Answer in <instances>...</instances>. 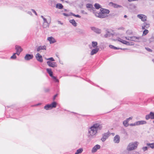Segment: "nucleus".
Returning a JSON list of instances; mask_svg holds the SVG:
<instances>
[{"instance_id":"obj_11","label":"nucleus","mask_w":154,"mask_h":154,"mask_svg":"<svg viewBox=\"0 0 154 154\" xmlns=\"http://www.w3.org/2000/svg\"><path fill=\"white\" fill-rule=\"evenodd\" d=\"M137 17L139 19H141L143 21H145L147 19V17L144 15L142 14H139L137 15Z\"/></svg>"},{"instance_id":"obj_17","label":"nucleus","mask_w":154,"mask_h":154,"mask_svg":"<svg viewBox=\"0 0 154 154\" xmlns=\"http://www.w3.org/2000/svg\"><path fill=\"white\" fill-rule=\"evenodd\" d=\"M47 40L51 44L55 43L57 41L54 38L51 36L48 37Z\"/></svg>"},{"instance_id":"obj_28","label":"nucleus","mask_w":154,"mask_h":154,"mask_svg":"<svg viewBox=\"0 0 154 154\" xmlns=\"http://www.w3.org/2000/svg\"><path fill=\"white\" fill-rule=\"evenodd\" d=\"M69 22L74 26H77V23L74 20H70Z\"/></svg>"},{"instance_id":"obj_41","label":"nucleus","mask_w":154,"mask_h":154,"mask_svg":"<svg viewBox=\"0 0 154 154\" xmlns=\"http://www.w3.org/2000/svg\"><path fill=\"white\" fill-rule=\"evenodd\" d=\"M123 38V39H124L125 38L126 39L128 40H129V41H131V37H125Z\"/></svg>"},{"instance_id":"obj_6","label":"nucleus","mask_w":154,"mask_h":154,"mask_svg":"<svg viewBox=\"0 0 154 154\" xmlns=\"http://www.w3.org/2000/svg\"><path fill=\"white\" fill-rule=\"evenodd\" d=\"M118 40L122 43L128 45H134V43L133 42L126 41L120 38H118Z\"/></svg>"},{"instance_id":"obj_33","label":"nucleus","mask_w":154,"mask_h":154,"mask_svg":"<svg viewBox=\"0 0 154 154\" xmlns=\"http://www.w3.org/2000/svg\"><path fill=\"white\" fill-rule=\"evenodd\" d=\"M136 6L134 4H130L128 7V8H130L131 9H134L136 8Z\"/></svg>"},{"instance_id":"obj_16","label":"nucleus","mask_w":154,"mask_h":154,"mask_svg":"<svg viewBox=\"0 0 154 154\" xmlns=\"http://www.w3.org/2000/svg\"><path fill=\"white\" fill-rule=\"evenodd\" d=\"M109 4L110 6H112L115 8H118L122 7L121 5L113 3L112 2H110Z\"/></svg>"},{"instance_id":"obj_24","label":"nucleus","mask_w":154,"mask_h":154,"mask_svg":"<svg viewBox=\"0 0 154 154\" xmlns=\"http://www.w3.org/2000/svg\"><path fill=\"white\" fill-rule=\"evenodd\" d=\"M136 122L137 126L145 124L146 123V122L144 120L138 121Z\"/></svg>"},{"instance_id":"obj_39","label":"nucleus","mask_w":154,"mask_h":154,"mask_svg":"<svg viewBox=\"0 0 154 154\" xmlns=\"http://www.w3.org/2000/svg\"><path fill=\"white\" fill-rule=\"evenodd\" d=\"M71 14L72 15L75 17H78V18L81 17V16L79 15H78V14L75 15L72 13H71Z\"/></svg>"},{"instance_id":"obj_8","label":"nucleus","mask_w":154,"mask_h":154,"mask_svg":"<svg viewBox=\"0 0 154 154\" xmlns=\"http://www.w3.org/2000/svg\"><path fill=\"white\" fill-rule=\"evenodd\" d=\"M100 146L99 145L97 144L94 146L91 150V152L92 153H94L96 152L98 149L100 148Z\"/></svg>"},{"instance_id":"obj_23","label":"nucleus","mask_w":154,"mask_h":154,"mask_svg":"<svg viewBox=\"0 0 154 154\" xmlns=\"http://www.w3.org/2000/svg\"><path fill=\"white\" fill-rule=\"evenodd\" d=\"M149 27V23L144 22L142 26V29H145V28L148 29Z\"/></svg>"},{"instance_id":"obj_54","label":"nucleus","mask_w":154,"mask_h":154,"mask_svg":"<svg viewBox=\"0 0 154 154\" xmlns=\"http://www.w3.org/2000/svg\"><path fill=\"white\" fill-rule=\"evenodd\" d=\"M132 119V117H130L128 118L127 119L129 121V120H131Z\"/></svg>"},{"instance_id":"obj_7","label":"nucleus","mask_w":154,"mask_h":154,"mask_svg":"<svg viewBox=\"0 0 154 154\" xmlns=\"http://www.w3.org/2000/svg\"><path fill=\"white\" fill-rule=\"evenodd\" d=\"M15 50L16 51V54L18 55H19L23 51V49L21 47L17 45L15 46Z\"/></svg>"},{"instance_id":"obj_2","label":"nucleus","mask_w":154,"mask_h":154,"mask_svg":"<svg viewBox=\"0 0 154 154\" xmlns=\"http://www.w3.org/2000/svg\"><path fill=\"white\" fill-rule=\"evenodd\" d=\"M47 18L42 15L41 16L43 20L42 27L44 28H47L49 27L50 24L51 22V18L50 16H48Z\"/></svg>"},{"instance_id":"obj_18","label":"nucleus","mask_w":154,"mask_h":154,"mask_svg":"<svg viewBox=\"0 0 154 154\" xmlns=\"http://www.w3.org/2000/svg\"><path fill=\"white\" fill-rule=\"evenodd\" d=\"M99 50V48L97 47H96L94 49H92L90 53L91 55H93L96 54L98 52Z\"/></svg>"},{"instance_id":"obj_5","label":"nucleus","mask_w":154,"mask_h":154,"mask_svg":"<svg viewBox=\"0 0 154 154\" xmlns=\"http://www.w3.org/2000/svg\"><path fill=\"white\" fill-rule=\"evenodd\" d=\"M110 135V133L109 131L105 133L102 134V137L101 139V140L104 142L107 139Z\"/></svg>"},{"instance_id":"obj_32","label":"nucleus","mask_w":154,"mask_h":154,"mask_svg":"<svg viewBox=\"0 0 154 154\" xmlns=\"http://www.w3.org/2000/svg\"><path fill=\"white\" fill-rule=\"evenodd\" d=\"M128 122L129 121L127 119L126 120L124 121L123 122V124L126 127L128 126L129 125Z\"/></svg>"},{"instance_id":"obj_45","label":"nucleus","mask_w":154,"mask_h":154,"mask_svg":"<svg viewBox=\"0 0 154 154\" xmlns=\"http://www.w3.org/2000/svg\"><path fill=\"white\" fill-rule=\"evenodd\" d=\"M31 10L32 11V12H33L36 15V16L37 15V14L35 10H34V9H32Z\"/></svg>"},{"instance_id":"obj_56","label":"nucleus","mask_w":154,"mask_h":154,"mask_svg":"<svg viewBox=\"0 0 154 154\" xmlns=\"http://www.w3.org/2000/svg\"><path fill=\"white\" fill-rule=\"evenodd\" d=\"M129 2H133V1H136L137 0H128Z\"/></svg>"},{"instance_id":"obj_3","label":"nucleus","mask_w":154,"mask_h":154,"mask_svg":"<svg viewBox=\"0 0 154 154\" xmlns=\"http://www.w3.org/2000/svg\"><path fill=\"white\" fill-rule=\"evenodd\" d=\"M138 144L139 143L137 141L130 143L127 146L126 149L129 151L134 150L137 147Z\"/></svg>"},{"instance_id":"obj_53","label":"nucleus","mask_w":154,"mask_h":154,"mask_svg":"<svg viewBox=\"0 0 154 154\" xmlns=\"http://www.w3.org/2000/svg\"><path fill=\"white\" fill-rule=\"evenodd\" d=\"M123 49V50H125V49H122V48H117L116 47H115V48H114V49H116V50H117V49Z\"/></svg>"},{"instance_id":"obj_25","label":"nucleus","mask_w":154,"mask_h":154,"mask_svg":"<svg viewBox=\"0 0 154 154\" xmlns=\"http://www.w3.org/2000/svg\"><path fill=\"white\" fill-rule=\"evenodd\" d=\"M100 12L101 13L107 14L109 12V10L103 8H101L100 9Z\"/></svg>"},{"instance_id":"obj_55","label":"nucleus","mask_w":154,"mask_h":154,"mask_svg":"<svg viewBox=\"0 0 154 154\" xmlns=\"http://www.w3.org/2000/svg\"><path fill=\"white\" fill-rule=\"evenodd\" d=\"M124 29V28L122 27H121L119 28H118V29Z\"/></svg>"},{"instance_id":"obj_57","label":"nucleus","mask_w":154,"mask_h":154,"mask_svg":"<svg viewBox=\"0 0 154 154\" xmlns=\"http://www.w3.org/2000/svg\"><path fill=\"white\" fill-rule=\"evenodd\" d=\"M57 94H56L54 96V100L55 99V98L57 97Z\"/></svg>"},{"instance_id":"obj_38","label":"nucleus","mask_w":154,"mask_h":154,"mask_svg":"<svg viewBox=\"0 0 154 154\" xmlns=\"http://www.w3.org/2000/svg\"><path fill=\"white\" fill-rule=\"evenodd\" d=\"M149 32V31L148 30L145 29L143 32V35H146Z\"/></svg>"},{"instance_id":"obj_49","label":"nucleus","mask_w":154,"mask_h":154,"mask_svg":"<svg viewBox=\"0 0 154 154\" xmlns=\"http://www.w3.org/2000/svg\"><path fill=\"white\" fill-rule=\"evenodd\" d=\"M132 32L130 30H127L126 32V33L127 34H128V33H132Z\"/></svg>"},{"instance_id":"obj_34","label":"nucleus","mask_w":154,"mask_h":154,"mask_svg":"<svg viewBox=\"0 0 154 154\" xmlns=\"http://www.w3.org/2000/svg\"><path fill=\"white\" fill-rule=\"evenodd\" d=\"M94 6L97 9H99L101 8L100 5L98 3H95L94 5Z\"/></svg>"},{"instance_id":"obj_27","label":"nucleus","mask_w":154,"mask_h":154,"mask_svg":"<svg viewBox=\"0 0 154 154\" xmlns=\"http://www.w3.org/2000/svg\"><path fill=\"white\" fill-rule=\"evenodd\" d=\"M146 145L149 148H150L152 149H154V143H147Z\"/></svg>"},{"instance_id":"obj_13","label":"nucleus","mask_w":154,"mask_h":154,"mask_svg":"<svg viewBox=\"0 0 154 154\" xmlns=\"http://www.w3.org/2000/svg\"><path fill=\"white\" fill-rule=\"evenodd\" d=\"M91 29L92 31L97 33L100 34L101 32V30L96 27H91Z\"/></svg>"},{"instance_id":"obj_64","label":"nucleus","mask_w":154,"mask_h":154,"mask_svg":"<svg viewBox=\"0 0 154 154\" xmlns=\"http://www.w3.org/2000/svg\"><path fill=\"white\" fill-rule=\"evenodd\" d=\"M90 48L91 49V48H91V47H90Z\"/></svg>"},{"instance_id":"obj_61","label":"nucleus","mask_w":154,"mask_h":154,"mask_svg":"<svg viewBox=\"0 0 154 154\" xmlns=\"http://www.w3.org/2000/svg\"><path fill=\"white\" fill-rule=\"evenodd\" d=\"M124 17H125V18H126V17H127V15H125L124 16Z\"/></svg>"},{"instance_id":"obj_62","label":"nucleus","mask_w":154,"mask_h":154,"mask_svg":"<svg viewBox=\"0 0 154 154\" xmlns=\"http://www.w3.org/2000/svg\"><path fill=\"white\" fill-rule=\"evenodd\" d=\"M65 11H66L67 10L66 9H64Z\"/></svg>"},{"instance_id":"obj_14","label":"nucleus","mask_w":154,"mask_h":154,"mask_svg":"<svg viewBox=\"0 0 154 154\" xmlns=\"http://www.w3.org/2000/svg\"><path fill=\"white\" fill-rule=\"evenodd\" d=\"M120 140V137L118 135H116L114 137L113 141L115 143H119Z\"/></svg>"},{"instance_id":"obj_51","label":"nucleus","mask_w":154,"mask_h":154,"mask_svg":"<svg viewBox=\"0 0 154 154\" xmlns=\"http://www.w3.org/2000/svg\"><path fill=\"white\" fill-rule=\"evenodd\" d=\"M41 103H38L37 104H35L34 105H33V106H38V105H41Z\"/></svg>"},{"instance_id":"obj_35","label":"nucleus","mask_w":154,"mask_h":154,"mask_svg":"<svg viewBox=\"0 0 154 154\" xmlns=\"http://www.w3.org/2000/svg\"><path fill=\"white\" fill-rule=\"evenodd\" d=\"M86 7L87 8H93V6L91 4H87L86 5Z\"/></svg>"},{"instance_id":"obj_22","label":"nucleus","mask_w":154,"mask_h":154,"mask_svg":"<svg viewBox=\"0 0 154 154\" xmlns=\"http://www.w3.org/2000/svg\"><path fill=\"white\" fill-rule=\"evenodd\" d=\"M141 38L140 37L132 36L131 37V41L134 42H138V40Z\"/></svg>"},{"instance_id":"obj_15","label":"nucleus","mask_w":154,"mask_h":154,"mask_svg":"<svg viewBox=\"0 0 154 154\" xmlns=\"http://www.w3.org/2000/svg\"><path fill=\"white\" fill-rule=\"evenodd\" d=\"M33 57V56L32 54H27L24 57V59L26 60H29L32 59Z\"/></svg>"},{"instance_id":"obj_59","label":"nucleus","mask_w":154,"mask_h":154,"mask_svg":"<svg viewBox=\"0 0 154 154\" xmlns=\"http://www.w3.org/2000/svg\"><path fill=\"white\" fill-rule=\"evenodd\" d=\"M54 1V0H50L49 2H53Z\"/></svg>"},{"instance_id":"obj_12","label":"nucleus","mask_w":154,"mask_h":154,"mask_svg":"<svg viewBox=\"0 0 154 154\" xmlns=\"http://www.w3.org/2000/svg\"><path fill=\"white\" fill-rule=\"evenodd\" d=\"M145 118L146 120H148L149 119H154V113L152 112H150L149 114L146 115V116Z\"/></svg>"},{"instance_id":"obj_1","label":"nucleus","mask_w":154,"mask_h":154,"mask_svg":"<svg viewBox=\"0 0 154 154\" xmlns=\"http://www.w3.org/2000/svg\"><path fill=\"white\" fill-rule=\"evenodd\" d=\"M103 128L102 124L99 123L94 124L88 129V136L90 139L93 138L97 135L98 132Z\"/></svg>"},{"instance_id":"obj_43","label":"nucleus","mask_w":154,"mask_h":154,"mask_svg":"<svg viewBox=\"0 0 154 154\" xmlns=\"http://www.w3.org/2000/svg\"><path fill=\"white\" fill-rule=\"evenodd\" d=\"M130 125V126H137V124L136 122H135L134 123H132Z\"/></svg>"},{"instance_id":"obj_4","label":"nucleus","mask_w":154,"mask_h":154,"mask_svg":"<svg viewBox=\"0 0 154 154\" xmlns=\"http://www.w3.org/2000/svg\"><path fill=\"white\" fill-rule=\"evenodd\" d=\"M57 103L55 102H52L51 104H47L45 105L44 108L46 110H48L51 109L53 108H55L56 106Z\"/></svg>"},{"instance_id":"obj_46","label":"nucleus","mask_w":154,"mask_h":154,"mask_svg":"<svg viewBox=\"0 0 154 154\" xmlns=\"http://www.w3.org/2000/svg\"><path fill=\"white\" fill-rule=\"evenodd\" d=\"M26 13L30 15H32V14L31 11H26Z\"/></svg>"},{"instance_id":"obj_19","label":"nucleus","mask_w":154,"mask_h":154,"mask_svg":"<svg viewBox=\"0 0 154 154\" xmlns=\"http://www.w3.org/2000/svg\"><path fill=\"white\" fill-rule=\"evenodd\" d=\"M36 59L39 61L42 62L43 61L42 57L39 53L36 54L35 56Z\"/></svg>"},{"instance_id":"obj_52","label":"nucleus","mask_w":154,"mask_h":154,"mask_svg":"<svg viewBox=\"0 0 154 154\" xmlns=\"http://www.w3.org/2000/svg\"><path fill=\"white\" fill-rule=\"evenodd\" d=\"M63 14L64 15V16H69V15L68 14H66V13H64Z\"/></svg>"},{"instance_id":"obj_63","label":"nucleus","mask_w":154,"mask_h":154,"mask_svg":"<svg viewBox=\"0 0 154 154\" xmlns=\"http://www.w3.org/2000/svg\"><path fill=\"white\" fill-rule=\"evenodd\" d=\"M152 61L154 62V60H152Z\"/></svg>"},{"instance_id":"obj_31","label":"nucleus","mask_w":154,"mask_h":154,"mask_svg":"<svg viewBox=\"0 0 154 154\" xmlns=\"http://www.w3.org/2000/svg\"><path fill=\"white\" fill-rule=\"evenodd\" d=\"M97 43L96 42H92V46L93 48H95L97 47Z\"/></svg>"},{"instance_id":"obj_60","label":"nucleus","mask_w":154,"mask_h":154,"mask_svg":"<svg viewBox=\"0 0 154 154\" xmlns=\"http://www.w3.org/2000/svg\"><path fill=\"white\" fill-rule=\"evenodd\" d=\"M111 134L113 136H114L115 135V133H111Z\"/></svg>"},{"instance_id":"obj_9","label":"nucleus","mask_w":154,"mask_h":154,"mask_svg":"<svg viewBox=\"0 0 154 154\" xmlns=\"http://www.w3.org/2000/svg\"><path fill=\"white\" fill-rule=\"evenodd\" d=\"M47 63L48 65L50 67L54 68L57 66V65L56 62H51V61H48Z\"/></svg>"},{"instance_id":"obj_26","label":"nucleus","mask_w":154,"mask_h":154,"mask_svg":"<svg viewBox=\"0 0 154 154\" xmlns=\"http://www.w3.org/2000/svg\"><path fill=\"white\" fill-rule=\"evenodd\" d=\"M56 8L60 9H62L63 8V6L61 4L57 3L56 5Z\"/></svg>"},{"instance_id":"obj_48","label":"nucleus","mask_w":154,"mask_h":154,"mask_svg":"<svg viewBox=\"0 0 154 154\" xmlns=\"http://www.w3.org/2000/svg\"><path fill=\"white\" fill-rule=\"evenodd\" d=\"M109 47L111 48H112L114 49L115 48V47L112 45H109Z\"/></svg>"},{"instance_id":"obj_20","label":"nucleus","mask_w":154,"mask_h":154,"mask_svg":"<svg viewBox=\"0 0 154 154\" xmlns=\"http://www.w3.org/2000/svg\"><path fill=\"white\" fill-rule=\"evenodd\" d=\"M98 16H97L98 17L101 18H104L107 16V14H106L105 13H103L100 12V13L98 14Z\"/></svg>"},{"instance_id":"obj_29","label":"nucleus","mask_w":154,"mask_h":154,"mask_svg":"<svg viewBox=\"0 0 154 154\" xmlns=\"http://www.w3.org/2000/svg\"><path fill=\"white\" fill-rule=\"evenodd\" d=\"M83 151V149L80 148L77 149L75 152V154H80Z\"/></svg>"},{"instance_id":"obj_36","label":"nucleus","mask_w":154,"mask_h":154,"mask_svg":"<svg viewBox=\"0 0 154 154\" xmlns=\"http://www.w3.org/2000/svg\"><path fill=\"white\" fill-rule=\"evenodd\" d=\"M16 53H14L13 55L11 57V58L12 59H15L17 58V57L16 55Z\"/></svg>"},{"instance_id":"obj_40","label":"nucleus","mask_w":154,"mask_h":154,"mask_svg":"<svg viewBox=\"0 0 154 154\" xmlns=\"http://www.w3.org/2000/svg\"><path fill=\"white\" fill-rule=\"evenodd\" d=\"M46 59L47 60H51V61H54L55 60H54V58H53V57H50V58H47V59Z\"/></svg>"},{"instance_id":"obj_44","label":"nucleus","mask_w":154,"mask_h":154,"mask_svg":"<svg viewBox=\"0 0 154 154\" xmlns=\"http://www.w3.org/2000/svg\"><path fill=\"white\" fill-rule=\"evenodd\" d=\"M81 13L82 14H88V13L87 12H85V11L84 10L81 11Z\"/></svg>"},{"instance_id":"obj_42","label":"nucleus","mask_w":154,"mask_h":154,"mask_svg":"<svg viewBox=\"0 0 154 154\" xmlns=\"http://www.w3.org/2000/svg\"><path fill=\"white\" fill-rule=\"evenodd\" d=\"M142 149L143 150V151H145L147 150H148V147L146 146L143 147L142 148Z\"/></svg>"},{"instance_id":"obj_50","label":"nucleus","mask_w":154,"mask_h":154,"mask_svg":"<svg viewBox=\"0 0 154 154\" xmlns=\"http://www.w3.org/2000/svg\"><path fill=\"white\" fill-rule=\"evenodd\" d=\"M52 78V79L54 80H55L57 78H56V77L54 76L53 75H52V76H51Z\"/></svg>"},{"instance_id":"obj_37","label":"nucleus","mask_w":154,"mask_h":154,"mask_svg":"<svg viewBox=\"0 0 154 154\" xmlns=\"http://www.w3.org/2000/svg\"><path fill=\"white\" fill-rule=\"evenodd\" d=\"M149 43H151L152 42H154V37H152L150 38L149 40Z\"/></svg>"},{"instance_id":"obj_58","label":"nucleus","mask_w":154,"mask_h":154,"mask_svg":"<svg viewBox=\"0 0 154 154\" xmlns=\"http://www.w3.org/2000/svg\"><path fill=\"white\" fill-rule=\"evenodd\" d=\"M56 82H59V80L57 79H56L55 80H54Z\"/></svg>"},{"instance_id":"obj_21","label":"nucleus","mask_w":154,"mask_h":154,"mask_svg":"<svg viewBox=\"0 0 154 154\" xmlns=\"http://www.w3.org/2000/svg\"><path fill=\"white\" fill-rule=\"evenodd\" d=\"M46 47L45 45H41L39 46L37 48V51H39L41 50H46Z\"/></svg>"},{"instance_id":"obj_47","label":"nucleus","mask_w":154,"mask_h":154,"mask_svg":"<svg viewBox=\"0 0 154 154\" xmlns=\"http://www.w3.org/2000/svg\"><path fill=\"white\" fill-rule=\"evenodd\" d=\"M145 48L148 51H149V52H151L152 51V50L148 48Z\"/></svg>"},{"instance_id":"obj_10","label":"nucleus","mask_w":154,"mask_h":154,"mask_svg":"<svg viewBox=\"0 0 154 154\" xmlns=\"http://www.w3.org/2000/svg\"><path fill=\"white\" fill-rule=\"evenodd\" d=\"M112 30L109 29H107L106 30V34L104 35V37L107 38L111 36L112 35Z\"/></svg>"},{"instance_id":"obj_30","label":"nucleus","mask_w":154,"mask_h":154,"mask_svg":"<svg viewBox=\"0 0 154 154\" xmlns=\"http://www.w3.org/2000/svg\"><path fill=\"white\" fill-rule=\"evenodd\" d=\"M46 71L50 76H52L53 72L51 69L47 68L46 69Z\"/></svg>"}]
</instances>
